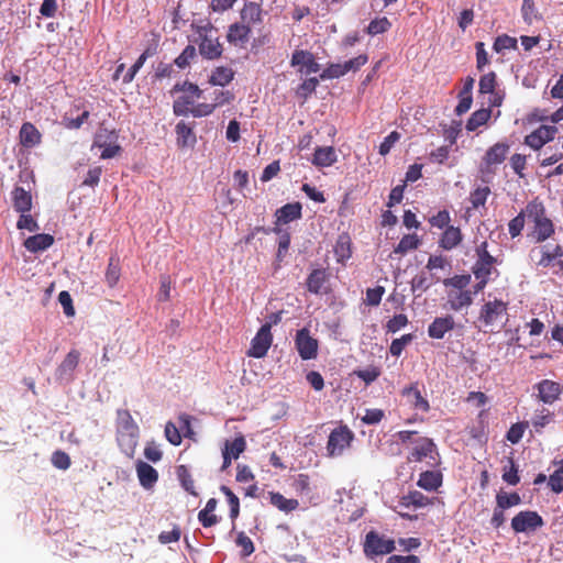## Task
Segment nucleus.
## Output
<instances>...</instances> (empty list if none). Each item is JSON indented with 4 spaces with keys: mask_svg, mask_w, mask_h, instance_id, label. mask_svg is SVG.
Listing matches in <instances>:
<instances>
[{
    "mask_svg": "<svg viewBox=\"0 0 563 563\" xmlns=\"http://www.w3.org/2000/svg\"><path fill=\"white\" fill-rule=\"evenodd\" d=\"M233 78H234V71L232 68L225 67V66H219L212 70V74L209 78V82L212 86L224 87V86L229 85L233 80Z\"/></svg>",
    "mask_w": 563,
    "mask_h": 563,
    "instance_id": "obj_37",
    "label": "nucleus"
},
{
    "mask_svg": "<svg viewBox=\"0 0 563 563\" xmlns=\"http://www.w3.org/2000/svg\"><path fill=\"white\" fill-rule=\"evenodd\" d=\"M420 245V239L417 234L404 235L397 246L394 249V254L405 255L412 250H417Z\"/></svg>",
    "mask_w": 563,
    "mask_h": 563,
    "instance_id": "obj_40",
    "label": "nucleus"
},
{
    "mask_svg": "<svg viewBox=\"0 0 563 563\" xmlns=\"http://www.w3.org/2000/svg\"><path fill=\"white\" fill-rule=\"evenodd\" d=\"M246 449V441L243 435L236 437L233 441H225L223 450L230 452L233 459H238Z\"/></svg>",
    "mask_w": 563,
    "mask_h": 563,
    "instance_id": "obj_51",
    "label": "nucleus"
},
{
    "mask_svg": "<svg viewBox=\"0 0 563 563\" xmlns=\"http://www.w3.org/2000/svg\"><path fill=\"white\" fill-rule=\"evenodd\" d=\"M51 461L56 468L63 471L69 468L71 464L69 455L60 450H57L52 454Z\"/></svg>",
    "mask_w": 563,
    "mask_h": 563,
    "instance_id": "obj_60",
    "label": "nucleus"
},
{
    "mask_svg": "<svg viewBox=\"0 0 563 563\" xmlns=\"http://www.w3.org/2000/svg\"><path fill=\"white\" fill-rule=\"evenodd\" d=\"M177 477L183 486V488L189 493L190 495L197 496V492L195 490V482L191 477V474L186 465L177 466Z\"/></svg>",
    "mask_w": 563,
    "mask_h": 563,
    "instance_id": "obj_43",
    "label": "nucleus"
},
{
    "mask_svg": "<svg viewBox=\"0 0 563 563\" xmlns=\"http://www.w3.org/2000/svg\"><path fill=\"white\" fill-rule=\"evenodd\" d=\"M269 501L273 506H275L280 511L286 514L296 510L299 507V503L297 499H288L284 495L278 492L269 493Z\"/></svg>",
    "mask_w": 563,
    "mask_h": 563,
    "instance_id": "obj_36",
    "label": "nucleus"
},
{
    "mask_svg": "<svg viewBox=\"0 0 563 563\" xmlns=\"http://www.w3.org/2000/svg\"><path fill=\"white\" fill-rule=\"evenodd\" d=\"M79 358L80 353L77 350L69 351L56 369L57 379H70L74 371L78 366Z\"/></svg>",
    "mask_w": 563,
    "mask_h": 563,
    "instance_id": "obj_19",
    "label": "nucleus"
},
{
    "mask_svg": "<svg viewBox=\"0 0 563 563\" xmlns=\"http://www.w3.org/2000/svg\"><path fill=\"white\" fill-rule=\"evenodd\" d=\"M503 481L508 485H517L520 482V476L518 474V466L515 463L512 456L507 459V465L503 467Z\"/></svg>",
    "mask_w": 563,
    "mask_h": 563,
    "instance_id": "obj_42",
    "label": "nucleus"
},
{
    "mask_svg": "<svg viewBox=\"0 0 563 563\" xmlns=\"http://www.w3.org/2000/svg\"><path fill=\"white\" fill-rule=\"evenodd\" d=\"M235 543L242 549L243 556L251 555L255 550L253 541L243 531L239 532Z\"/></svg>",
    "mask_w": 563,
    "mask_h": 563,
    "instance_id": "obj_61",
    "label": "nucleus"
},
{
    "mask_svg": "<svg viewBox=\"0 0 563 563\" xmlns=\"http://www.w3.org/2000/svg\"><path fill=\"white\" fill-rule=\"evenodd\" d=\"M527 213L528 221L533 224L530 236L536 243L544 242L554 234V224L547 217L545 207L541 201L538 199L529 201L527 203Z\"/></svg>",
    "mask_w": 563,
    "mask_h": 563,
    "instance_id": "obj_2",
    "label": "nucleus"
},
{
    "mask_svg": "<svg viewBox=\"0 0 563 563\" xmlns=\"http://www.w3.org/2000/svg\"><path fill=\"white\" fill-rule=\"evenodd\" d=\"M521 504V497L518 493H498L496 495V505L504 510Z\"/></svg>",
    "mask_w": 563,
    "mask_h": 563,
    "instance_id": "obj_47",
    "label": "nucleus"
},
{
    "mask_svg": "<svg viewBox=\"0 0 563 563\" xmlns=\"http://www.w3.org/2000/svg\"><path fill=\"white\" fill-rule=\"evenodd\" d=\"M490 192L492 191L488 186H481L472 190L470 194L472 208L478 209L479 207H484Z\"/></svg>",
    "mask_w": 563,
    "mask_h": 563,
    "instance_id": "obj_45",
    "label": "nucleus"
},
{
    "mask_svg": "<svg viewBox=\"0 0 563 563\" xmlns=\"http://www.w3.org/2000/svg\"><path fill=\"white\" fill-rule=\"evenodd\" d=\"M108 139H110L109 143H107V140H103V135L99 133L96 135V139L93 141L95 146L103 148V151L100 154V157L102 159L115 157L121 152V146L115 143L117 135L113 132L109 133Z\"/></svg>",
    "mask_w": 563,
    "mask_h": 563,
    "instance_id": "obj_17",
    "label": "nucleus"
},
{
    "mask_svg": "<svg viewBox=\"0 0 563 563\" xmlns=\"http://www.w3.org/2000/svg\"><path fill=\"white\" fill-rule=\"evenodd\" d=\"M509 144L506 142H497L486 151L485 155L482 158V163L479 166L481 174H494V166L500 165L507 157L509 152Z\"/></svg>",
    "mask_w": 563,
    "mask_h": 563,
    "instance_id": "obj_8",
    "label": "nucleus"
},
{
    "mask_svg": "<svg viewBox=\"0 0 563 563\" xmlns=\"http://www.w3.org/2000/svg\"><path fill=\"white\" fill-rule=\"evenodd\" d=\"M195 30L198 35L196 42L200 55L209 60L220 58L223 53V46L218 36V30L210 22L205 25H198Z\"/></svg>",
    "mask_w": 563,
    "mask_h": 563,
    "instance_id": "obj_3",
    "label": "nucleus"
},
{
    "mask_svg": "<svg viewBox=\"0 0 563 563\" xmlns=\"http://www.w3.org/2000/svg\"><path fill=\"white\" fill-rule=\"evenodd\" d=\"M352 242L349 234L339 235L334 245V255L338 263H344L352 255Z\"/></svg>",
    "mask_w": 563,
    "mask_h": 563,
    "instance_id": "obj_35",
    "label": "nucleus"
},
{
    "mask_svg": "<svg viewBox=\"0 0 563 563\" xmlns=\"http://www.w3.org/2000/svg\"><path fill=\"white\" fill-rule=\"evenodd\" d=\"M251 26L242 23H234L229 26L227 38L231 44L243 45L251 35Z\"/></svg>",
    "mask_w": 563,
    "mask_h": 563,
    "instance_id": "obj_25",
    "label": "nucleus"
},
{
    "mask_svg": "<svg viewBox=\"0 0 563 563\" xmlns=\"http://www.w3.org/2000/svg\"><path fill=\"white\" fill-rule=\"evenodd\" d=\"M541 257L538 261V265L547 268L552 265L559 266L560 271H563V247L560 244H555L554 246L544 245L540 250Z\"/></svg>",
    "mask_w": 563,
    "mask_h": 563,
    "instance_id": "obj_15",
    "label": "nucleus"
},
{
    "mask_svg": "<svg viewBox=\"0 0 563 563\" xmlns=\"http://www.w3.org/2000/svg\"><path fill=\"white\" fill-rule=\"evenodd\" d=\"M443 476L439 471H424L420 474L417 485L428 492H434L442 485Z\"/></svg>",
    "mask_w": 563,
    "mask_h": 563,
    "instance_id": "obj_27",
    "label": "nucleus"
},
{
    "mask_svg": "<svg viewBox=\"0 0 563 563\" xmlns=\"http://www.w3.org/2000/svg\"><path fill=\"white\" fill-rule=\"evenodd\" d=\"M526 218L528 219L527 207L518 216L510 220L508 224V231L511 238H516L521 233L525 227Z\"/></svg>",
    "mask_w": 563,
    "mask_h": 563,
    "instance_id": "obj_54",
    "label": "nucleus"
},
{
    "mask_svg": "<svg viewBox=\"0 0 563 563\" xmlns=\"http://www.w3.org/2000/svg\"><path fill=\"white\" fill-rule=\"evenodd\" d=\"M434 446L435 445L431 439L421 438L418 441L417 445L410 452V454L408 456V461L409 462H421L423 459H426L427 456H429L432 453Z\"/></svg>",
    "mask_w": 563,
    "mask_h": 563,
    "instance_id": "obj_31",
    "label": "nucleus"
},
{
    "mask_svg": "<svg viewBox=\"0 0 563 563\" xmlns=\"http://www.w3.org/2000/svg\"><path fill=\"white\" fill-rule=\"evenodd\" d=\"M472 301L473 298L468 290H461L455 295L450 296L449 300L450 307L455 311L461 310L463 307L470 306Z\"/></svg>",
    "mask_w": 563,
    "mask_h": 563,
    "instance_id": "obj_50",
    "label": "nucleus"
},
{
    "mask_svg": "<svg viewBox=\"0 0 563 563\" xmlns=\"http://www.w3.org/2000/svg\"><path fill=\"white\" fill-rule=\"evenodd\" d=\"M412 339H413V336L410 333L409 334H404L399 339H395L391 342L390 347H389L390 354L393 356H399L402 353L405 346L407 344H409L412 341Z\"/></svg>",
    "mask_w": 563,
    "mask_h": 563,
    "instance_id": "obj_62",
    "label": "nucleus"
},
{
    "mask_svg": "<svg viewBox=\"0 0 563 563\" xmlns=\"http://www.w3.org/2000/svg\"><path fill=\"white\" fill-rule=\"evenodd\" d=\"M221 493L227 497L230 506V518L235 520L240 515V500L239 497L225 485L220 487Z\"/></svg>",
    "mask_w": 563,
    "mask_h": 563,
    "instance_id": "obj_48",
    "label": "nucleus"
},
{
    "mask_svg": "<svg viewBox=\"0 0 563 563\" xmlns=\"http://www.w3.org/2000/svg\"><path fill=\"white\" fill-rule=\"evenodd\" d=\"M558 129L553 125H540L525 137V144L538 151L555 136Z\"/></svg>",
    "mask_w": 563,
    "mask_h": 563,
    "instance_id": "obj_12",
    "label": "nucleus"
},
{
    "mask_svg": "<svg viewBox=\"0 0 563 563\" xmlns=\"http://www.w3.org/2000/svg\"><path fill=\"white\" fill-rule=\"evenodd\" d=\"M492 117V110L489 108H482L471 114L466 122V130L473 132L479 126L487 123Z\"/></svg>",
    "mask_w": 563,
    "mask_h": 563,
    "instance_id": "obj_38",
    "label": "nucleus"
},
{
    "mask_svg": "<svg viewBox=\"0 0 563 563\" xmlns=\"http://www.w3.org/2000/svg\"><path fill=\"white\" fill-rule=\"evenodd\" d=\"M140 432H117V441L121 451L128 456L134 455Z\"/></svg>",
    "mask_w": 563,
    "mask_h": 563,
    "instance_id": "obj_26",
    "label": "nucleus"
},
{
    "mask_svg": "<svg viewBox=\"0 0 563 563\" xmlns=\"http://www.w3.org/2000/svg\"><path fill=\"white\" fill-rule=\"evenodd\" d=\"M20 144L24 147H33L41 143L42 135L31 122H25L20 129Z\"/></svg>",
    "mask_w": 563,
    "mask_h": 563,
    "instance_id": "obj_23",
    "label": "nucleus"
},
{
    "mask_svg": "<svg viewBox=\"0 0 563 563\" xmlns=\"http://www.w3.org/2000/svg\"><path fill=\"white\" fill-rule=\"evenodd\" d=\"M175 132L177 135V144L179 147L194 146L197 142L192 126L184 121L176 124Z\"/></svg>",
    "mask_w": 563,
    "mask_h": 563,
    "instance_id": "obj_28",
    "label": "nucleus"
},
{
    "mask_svg": "<svg viewBox=\"0 0 563 563\" xmlns=\"http://www.w3.org/2000/svg\"><path fill=\"white\" fill-rule=\"evenodd\" d=\"M543 526V518L533 510H521L511 519V529L515 533H531Z\"/></svg>",
    "mask_w": 563,
    "mask_h": 563,
    "instance_id": "obj_7",
    "label": "nucleus"
},
{
    "mask_svg": "<svg viewBox=\"0 0 563 563\" xmlns=\"http://www.w3.org/2000/svg\"><path fill=\"white\" fill-rule=\"evenodd\" d=\"M117 432H140L139 426L128 409L117 410Z\"/></svg>",
    "mask_w": 563,
    "mask_h": 563,
    "instance_id": "obj_33",
    "label": "nucleus"
},
{
    "mask_svg": "<svg viewBox=\"0 0 563 563\" xmlns=\"http://www.w3.org/2000/svg\"><path fill=\"white\" fill-rule=\"evenodd\" d=\"M165 437L173 445H179L181 443L180 430L172 421H168L165 426Z\"/></svg>",
    "mask_w": 563,
    "mask_h": 563,
    "instance_id": "obj_63",
    "label": "nucleus"
},
{
    "mask_svg": "<svg viewBox=\"0 0 563 563\" xmlns=\"http://www.w3.org/2000/svg\"><path fill=\"white\" fill-rule=\"evenodd\" d=\"M496 261L476 260L473 266L475 277H486L490 279L493 273H497L495 268Z\"/></svg>",
    "mask_w": 563,
    "mask_h": 563,
    "instance_id": "obj_46",
    "label": "nucleus"
},
{
    "mask_svg": "<svg viewBox=\"0 0 563 563\" xmlns=\"http://www.w3.org/2000/svg\"><path fill=\"white\" fill-rule=\"evenodd\" d=\"M402 396L407 397L408 402L413 407V409L422 412H428L430 410L429 401L421 395L417 383L405 387L402 389Z\"/></svg>",
    "mask_w": 563,
    "mask_h": 563,
    "instance_id": "obj_21",
    "label": "nucleus"
},
{
    "mask_svg": "<svg viewBox=\"0 0 563 563\" xmlns=\"http://www.w3.org/2000/svg\"><path fill=\"white\" fill-rule=\"evenodd\" d=\"M301 205L299 202L286 203L277 209V223H289L301 218Z\"/></svg>",
    "mask_w": 563,
    "mask_h": 563,
    "instance_id": "obj_30",
    "label": "nucleus"
},
{
    "mask_svg": "<svg viewBox=\"0 0 563 563\" xmlns=\"http://www.w3.org/2000/svg\"><path fill=\"white\" fill-rule=\"evenodd\" d=\"M135 468L140 484L145 489H151L158 481V472L148 463L137 461Z\"/></svg>",
    "mask_w": 563,
    "mask_h": 563,
    "instance_id": "obj_18",
    "label": "nucleus"
},
{
    "mask_svg": "<svg viewBox=\"0 0 563 563\" xmlns=\"http://www.w3.org/2000/svg\"><path fill=\"white\" fill-rule=\"evenodd\" d=\"M477 321L485 332H499L508 322V302L497 298L485 301L481 306Z\"/></svg>",
    "mask_w": 563,
    "mask_h": 563,
    "instance_id": "obj_1",
    "label": "nucleus"
},
{
    "mask_svg": "<svg viewBox=\"0 0 563 563\" xmlns=\"http://www.w3.org/2000/svg\"><path fill=\"white\" fill-rule=\"evenodd\" d=\"M54 243V236L47 233H38L32 236H29L24 241V247L32 252L37 253L41 251H45L46 249L51 247Z\"/></svg>",
    "mask_w": 563,
    "mask_h": 563,
    "instance_id": "obj_24",
    "label": "nucleus"
},
{
    "mask_svg": "<svg viewBox=\"0 0 563 563\" xmlns=\"http://www.w3.org/2000/svg\"><path fill=\"white\" fill-rule=\"evenodd\" d=\"M396 550L395 541L375 530L366 533L363 543V552L367 559L390 554Z\"/></svg>",
    "mask_w": 563,
    "mask_h": 563,
    "instance_id": "obj_5",
    "label": "nucleus"
},
{
    "mask_svg": "<svg viewBox=\"0 0 563 563\" xmlns=\"http://www.w3.org/2000/svg\"><path fill=\"white\" fill-rule=\"evenodd\" d=\"M479 93H493L496 88V74L494 71H489L485 74L479 79Z\"/></svg>",
    "mask_w": 563,
    "mask_h": 563,
    "instance_id": "obj_58",
    "label": "nucleus"
},
{
    "mask_svg": "<svg viewBox=\"0 0 563 563\" xmlns=\"http://www.w3.org/2000/svg\"><path fill=\"white\" fill-rule=\"evenodd\" d=\"M241 18L246 20L249 23H261L262 22V7L256 2H246L241 11Z\"/></svg>",
    "mask_w": 563,
    "mask_h": 563,
    "instance_id": "obj_41",
    "label": "nucleus"
},
{
    "mask_svg": "<svg viewBox=\"0 0 563 563\" xmlns=\"http://www.w3.org/2000/svg\"><path fill=\"white\" fill-rule=\"evenodd\" d=\"M346 74L345 67H343V64L340 63H332L329 64L327 68L323 69V71L320 75V78L322 80L325 79H335L343 77Z\"/></svg>",
    "mask_w": 563,
    "mask_h": 563,
    "instance_id": "obj_56",
    "label": "nucleus"
},
{
    "mask_svg": "<svg viewBox=\"0 0 563 563\" xmlns=\"http://www.w3.org/2000/svg\"><path fill=\"white\" fill-rule=\"evenodd\" d=\"M196 55V47L194 45H187L184 51L175 58L174 63L177 67L184 69L190 65Z\"/></svg>",
    "mask_w": 563,
    "mask_h": 563,
    "instance_id": "obj_53",
    "label": "nucleus"
},
{
    "mask_svg": "<svg viewBox=\"0 0 563 563\" xmlns=\"http://www.w3.org/2000/svg\"><path fill=\"white\" fill-rule=\"evenodd\" d=\"M440 282V277H437L435 274L429 273V272H420L419 274L415 275L411 279V290L420 292L427 291L433 284H437Z\"/></svg>",
    "mask_w": 563,
    "mask_h": 563,
    "instance_id": "obj_29",
    "label": "nucleus"
},
{
    "mask_svg": "<svg viewBox=\"0 0 563 563\" xmlns=\"http://www.w3.org/2000/svg\"><path fill=\"white\" fill-rule=\"evenodd\" d=\"M522 18L528 24L540 20L541 16L538 13L534 0H523L521 5Z\"/></svg>",
    "mask_w": 563,
    "mask_h": 563,
    "instance_id": "obj_52",
    "label": "nucleus"
},
{
    "mask_svg": "<svg viewBox=\"0 0 563 563\" xmlns=\"http://www.w3.org/2000/svg\"><path fill=\"white\" fill-rule=\"evenodd\" d=\"M121 266L120 258L117 255H112L109 258L108 267L106 271V282L110 288H113L120 280Z\"/></svg>",
    "mask_w": 563,
    "mask_h": 563,
    "instance_id": "obj_39",
    "label": "nucleus"
},
{
    "mask_svg": "<svg viewBox=\"0 0 563 563\" xmlns=\"http://www.w3.org/2000/svg\"><path fill=\"white\" fill-rule=\"evenodd\" d=\"M462 242V232L457 227H448L441 235L440 246L444 250H452Z\"/></svg>",
    "mask_w": 563,
    "mask_h": 563,
    "instance_id": "obj_34",
    "label": "nucleus"
},
{
    "mask_svg": "<svg viewBox=\"0 0 563 563\" xmlns=\"http://www.w3.org/2000/svg\"><path fill=\"white\" fill-rule=\"evenodd\" d=\"M455 325L452 316L435 318L428 327V335L432 339H443L445 333L453 330Z\"/></svg>",
    "mask_w": 563,
    "mask_h": 563,
    "instance_id": "obj_16",
    "label": "nucleus"
},
{
    "mask_svg": "<svg viewBox=\"0 0 563 563\" xmlns=\"http://www.w3.org/2000/svg\"><path fill=\"white\" fill-rule=\"evenodd\" d=\"M295 347L299 356L303 361H308L317 357L319 343L317 339L310 335V331L307 328H302L296 333Z\"/></svg>",
    "mask_w": 563,
    "mask_h": 563,
    "instance_id": "obj_9",
    "label": "nucleus"
},
{
    "mask_svg": "<svg viewBox=\"0 0 563 563\" xmlns=\"http://www.w3.org/2000/svg\"><path fill=\"white\" fill-rule=\"evenodd\" d=\"M391 27V22L386 18H376L369 22L366 27V33L375 36L387 32Z\"/></svg>",
    "mask_w": 563,
    "mask_h": 563,
    "instance_id": "obj_49",
    "label": "nucleus"
},
{
    "mask_svg": "<svg viewBox=\"0 0 563 563\" xmlns=\"http://www.w3.org/2000/svg\"><path fill=\"white\" fill-rule=\"evenodd\" d=\"M533 388L538 391V400L545 405L554 404L563 393V385L551 379H542Z\"/></svg>",
    "mask_w": 563,
    "mask_h": 563,
    "instance_id": "obj_11",
    "label": "nucleus"
},
{
    "mask_svg": "<svg viewBox=\"0 0 563 563\" xmlns=\"http://www.w3.org/2000/svg\"><path fill=\"white\" fill-rule=\"evenodd\" d=\"M527 427L528 422L514 423L507 431L506 439L512 444L519 443Z\"/></svg>",
    "mask_w": 563,
    "mask_h": 563,
    "instance_id": "obj_57",
    "label": "nucleus"
},
{
    "mask_svg": "<svg viewBox=\"0 0 563 563\" xmlns=\"http://www.w3.org/2000/svg\"><path fill=\"white\" fill-rule=\"evenodd\" d=\"M554 413L545 407L536 409L534 415L531 419L532 426L536 430H540L549 424L553 420Z\"/></svg>",
    "mask_w": 563,
    "mask_h": 563,
    "instance_id": "obj_44",
    "label": "nucleus"
},
{
    "mask_svg": "<svg viewBox=\"0 0 563 563\" xmlns=\"http://www.w3.org/2000/svg\"><path fill=\"white\" fill-rule=\"evenodd\" d=\"M380 369L377 366H369L365 369L356 371L355 374L358 378H361L366 385L372 384L380 376Z\"/></svg>",
    "mask_w": 563,
    "mask_h": 563,
    "instance_id": "obj_59",
    "label": "nucleus"
},
{
    "mask_svg": "<svg viewBox=\"0 0 563 563\" xmlns=\"http://www.w3.org/2000/svg\"><path fill=\"white\" fill-rule=\"evenodd\" d=\"M548 485L550 486L551 490L555 494H560L563 492V473H560V471L555 470L553 474L549 476Z\"/></svg>",
    "mask_w": 563,
    "mask_h": 563,
    "instance_id": "obj_64",
    "label": "nucleus"
},
{
    "mask_svg": "<svg viewBox=\"0 0 563 563\" xmlns=\"http://www.w3.org/2000/svg\"><path fill=\"white\" fill-rule=\"evenodd\" d=\"M493 48L497 53H501L506 49H515L517 48V40L507 34L499 35L496 37Z\"/></svg>",
    "mask_w": 563,
    "mask_h": 563,
    "instance_id": "obj_55",
    "label": "nucleus"
},
{
    "mask_svg": "<svg viewBox=\"0 0 563 563\" xmlns=\"http://www.w3.org/2000/svg\"><path fill=\"white\" fill-rule=\"evenodd\" d=\"M338 161V155L333 146H318L314 150L311 163L317 167H329Z\"/></svg>",
    "mask_w": 563,
    "mask_h": 563,
    "instance_id": "obj_22",
    "label": "nucleus"
},
{
    "mask_svg": "<svg viewBox=\"0 0 563 563\" xmlns=\"http://www.w3.org/2000/svg\"><path fill=\"white\" fill-rule=\"evenodd\" d=\"M11 200L16 212L25 213L32 209V195L30 190L15 186L11 192Z\"/></svg>",
    "mask_w": 563,
    "mask_h": 563,
    "instance_id": "obj_20",
    "label": "nucleus"
},
{
    "mask_svg": "<svg viewBox=\"0 0 563 563\" xmlns=\"http://www.w3.org/2000/svg\"><path fill=\"white\" fill-rule=\"evenodd\" d=\"M354 440V433L347 426L342 424L333 429L327 442V452L330 457L340 456L350 448Z\"/></svg>",
    "mask_w": 563,
    "mask_h": 563,
    "instance_id": "obj_6",
    "label": "nucleus"
},
{
    "mask_svg": "<svg viewBox=\"0 0 563 563\" xmlns=\"http://www.w3.org/2000/svg\"><path fill=\"white\" fill-rule=\"evenodd\" d=\"M273 343V334L268 332V327H261L251 341V346L246 352L247 356L262 358L266 356Z\"/></svg>",
    "mask_w": 563,
    "mask_h": 563,
    "instance_id": "obj_10",
    "label": "nucleus"
},
{
    "mask_svg": "<svg viewBox=\"0 0 563 563\" xmlns=\"http://www.w3.org/2000/svg\"><path fill=\"white\" fill-rule=\"evenodd\" d=\"M431 504L432 500L419 490L409 492L407 495L402 496L399 501V505L406 508H422Z\"/></svg>",
    "mask_w": 563,
    "mask_h": 563,
    "instance_id": "obj_32",
    "label": "nucleus"
},
{
    "mask_svg": "<svg viewBox=\"0 0 563 563\" xmlns=\"http://www.w3.org/2000/svg\"><path fill=\"white\" fill-rule=\"evenodd\" d=\"M290 65L294 67H299L300 73H305L306 75L318 73L320 70V65L317 63L314 55L305 49H296L290 59Z\"/></svg>",
    "mask_w": 563,
    "mask_h": 563,
    "instance_id": "obj_13",
    "label": "nucleus"
},
{
    "mask_svg": "<svg viewBox=\"0 0 563 563\" xmlns=\"http://www.w3.org/2000/svg\"><path fill=\"white\" fill-rule=\"evenodd\" d=\"M172 92H184L173 103V111L175 115H188L191 107L195 104V100L199 99L202 95V90L194 82L188 80L184 82H177Z\"/></svg>",
    "mask_w": 563,
    "mask_h": 563,
    "instance_id": "obj_4",
    "label": "nucleus"
},
{
    "mask_svg": "<svg viewBox=\"0 0 563 563\" xmlns=\"http://www.w3.org/2000/svg\"><path fill=\"white\" fill-rule=\"evenodd\" d=\"M330 273L324 268L313 269L306 280V286L309 292L314 295L328 294V282Z\"/></svg>",
    "mask_w": 563,
    "mask_h": 563,
    "instance_id": "obj_14",
    "label": "nucleus"
}]
</instances>
